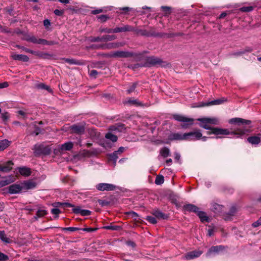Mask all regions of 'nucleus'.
<instances>
[{
	"instance_id": "f257e3e1",
	"label": "nucleus",
	"mask_w": 261,
	"mask_h": 261,
	"mask_svg": "<svg viewBox=\"0 0 261 261\" xmlns=\"http://www.w3.org/2000/svg\"><path fill=\"white\" fill-rule=\"evenodd\" d=\"M197 120L200 122L199 125L200 127L209 130L207 132L208 135L214 134L217 136H226L229 135L230 133L227 129L212 127L210 126L211 124L218 125L219 124V120L217 118L204 117L199 118ZM217 138H221V137L218 136Z\"/></svg>"
},
{
	"instance_id": "f03ea898",
	"label": "nucleus",
	"mask_w": 261,
	"mask_h": 261,
	"mask_svg": "<svg viewBox=\"0 0 261 261\" xmlns=\"http://www.w3.org/2000/svg\"><path fill=\"white\" fill-rule=\"evenodd\" d=\"M229 123L234 125L232 131H229V135H234L237 138H241L249 132V128L246 125H249L251 121L240 118H233L229 120Z\"/></svg>"
},
{
	"instance_id": "7ed1b4c3",
	"label": "nucleus",
	"mask_w": 261,
	"mask_h": 261,
	"mask_svg": "<svg viewBox=\"0 0 261 261\" xmlns=\"http://www.w3.org/2000/svg\"><path fill=\"white\" fill-rule=\"evenodd\" d=\"M185 137H186V140L189 141L197 140L201 138L202 141H205L207 138L206 137H202V134L199 130L185 133Z\"/></svg>"
},
{
	"instance_id": "20e7f679",
	"label": "nucleus",
	"mask_w": 261,
	"mask_h": 261,
	"mask_svg": "<svg viewBox=\"0 0 261 261\" xmlns=\"http://www.w3.org/2000/svg\"><path fill=\"white\" fill-rule=\"evenodd\" d=\"M33 150L34 153L36 155L49 154L51 152V147L49 145L37 144L34 146Z\"/></svg>"
},
{
	"instance_id": "39448f33",
	"label": "nucleus",
	"mask_w": 261,
	"mask_h": 261,
	"mask_svg": "<svg viewBox=\"0 0 261 261\" xmlns=\"http://www.w3.org/2000/svg\"><path fill=\"white\" fill-rule=\"evenodd\" d=\"M173 118L178 121L182 122L183 124L181 125V127L184 128H187L189 126L192 125L194 121L193 119L188 118L180 115H174Z\"/></svg>"
},
{
	"instance_id": "423d86ee",
	"label": "nucleus",
	"mask_w": 261,
	"mask_h": 261,
	"mask_svg": "<svg viewBox=\"0 0 261 261\" xmlns=\"http://www.w3.org/2000/svg\"><path fill=\"white\" fill-rule=\"evenodd\" d=\"M146 62L143 65V66H152L157 65H160L162 61L159 58L153 56L148 57L146 58Z\"/></svg>"
},
{
	"instance_id": "0eeeda50",
	"label": "nucleus",
	"mask_w": 261,
	"mask_h": 261,
	"mask_svg": "<svg viewBox=\"0 0 261 261\" xmlns=\"http://www.w3.org/2000/svg\"><path fill=\"white\" fill-rule=\"evenodd\" d=\"M96 189L100 191H113L116 189V186L107 183H100L96 186Z\"/></svg>"
},
{
	"instance_id": "6e6552de",
	"label": "nucleus",
	"mask_w": 261,
	"mask_h": 261,
	"mask_svg": "<svg viewBox=\"0 0 261 261\" xmlns=\"http://www.w3.org/2000/svg\"><path fill=\"white\" fill-rule=\"evenodd\" d=\"M73 146V144L71 142L65 143L64 144L59 145L58 147L55 149L54 152L57 153L58 152H61L62 151L70 150Z\"/></svg>"
},
{
	"instance_id": "1a4fd4ad",
	"label": "nucleus",
	"mask_w": 261,
	"mask_h": 261,
	"mask_svg": "<svg viewBox=\"0 0 261 261\" xmlns=\"http://www.w3.org/2000/svg\"><path fill=\"white\" fill-rule=\"evenodd\" d=\"M202 253V251L200 250H194L188 252L184 256V258L186 260H191L198 257Z\"/></svg>"
},
{
	"instance_id": "9d476101",
	"label": "nucleus",
	"mask_w": 261,
	"mask_h": 261,
	"mask_svg": "<svg viewBox=\"0 0 261 261\" xmlns=\"http://www.w3.org/2000/svg\"><path fill=\"white\" fill-rule=\"evenodd\" d=\"M9 193L11 194L19 193L23 191L21 184H13L9 187Z\"/></svg>"
},
{
	"instance_id": "9b49d317",
	"label": "nucleus",
	"mask_w": 261,
	"mask_h": 261,
	"mask_svg": "<svg viewBox=\"0 0 261 261\" xmlns=\"http://www.w3.org/2000/svg\"><path fill=\"white\" fill-rule=\"evenodd\" d=\"M21 184L22 185L23 191L34 189L37 185L36 182L33 180L25 181Z\"/></svg>"
},
{
	"instance_id": "f8f14e48",
	"label": "nucleus",
	"mask_w": 261,
	"mask_h": 261,
	"mask_svg": "<svg viewBox=\"0 0 261 261\" xmlns=\"http://www.w3.org/2000/svg\"><path fill=\"white\" fill-rule=\"evenodd\" d=\"M133 56V53L125 51H116L111 55V57L117 58H128Z\"/></svg>"
},
{
	"instance_id": "ddd939ff",
	"label": "nucleus",
	"mask_w": 261,
	"mask_h": 261,
	"mask_svg": "<svg viewBox=\"0 0 261 261\" xmlns=\"http://www.w3.org/2000/svg\"><path fill=\"white\" fill-rule=\"evenodd\" d=\"M71 129L72 132L78 134H82L84 133L85 131V127L84 125L80 124L73 125L71 126Z\"/></svg>"
},
{
	"instance_id": "4468645a",
	"label": "nucleus",
	"mask_w": 261,
	"mask_h": 261,
	"mask_svg": "<svg viewBox=\"0 0 261 261\" xmlns=\"http://www.w3.org/2000/svg\"><path fill=\"white\" fill-rule=\"evenodd\" d=\"M13 165V163L11 161L6 162L4 165L0 164V171L3 172H9L12 169Z\"/></svg>"
},
{
	"instance_id": "2eb2a0df",
	"label": "nucleus",
	"mask_w": 261,
	"mask_h": 261,
	"mask_svg": "<svg viewBox=\"0 0 261 261\" xmlns=\"http://www.w3.org/2000/svg\"><path fill=\"white\" fill-rule=\"evenodd\" d=\"M0 239L5 244H11L13 240L7 237L4 231H0Z\"/></svg>"
},
{
	"instance_id": "dca6fc26",
	"label": "nucleus",
	"mask_w": 261,
	"mask_h": 261,
	"mask_svg": "<svg viewBox=\"0 0 261 261\" xmlns=\"http://www.w3.org/2000/svg\"><path fill=\"white\" fill-rule=\"evenodd\" d=\"M12 57L15 60L22 61L23 62H28L29 59L27 56L24 55L13 54Z\"/></svg>"
},
{
	"instance_id": "f3484780",
	"label": "nucleus",
	"mask_w": 261,
	"mask_h": 261,
	"mask_svg": "<svg viewBox=\"0 0 261 261\" xmlns=\"http://www.w3.org/2000/svg\"><path fill=\"white\" fill-rule=\"evenodd\" d=\"M18 169L20 174L22 176H28L31 173V169L26 167H20Z\"/></svg>"
},
{
	"instance_id": "a211bd4d",
	"label": "nucleus",
	"mask_w": 261,
	"mask_h": 261,
	"mask_svg": "<svg viewBox=\"0 0 261 261\" xmlns=\"http://www.w3.org/2000/svg\"><path fill=\"white\" fill-rule=\"evenodd\" d=\"M184 209L188 212H193L194 213H197L199 210V208L192 204H186L184 206Z\"/></svg>"
},
{
	"instance_id": "6ab92c4d",
	"label": "nucleus",
	"mask_w": 261,
	"mask_h": 261,
	"mask_svg": "<svg viewBox=\"0 0 261 261\" xmlns=\"http://www.w3.org/2000/svg\"><path fill=\"white\" fill-rule=\"evenodd\" d=\"M260 138L257 135L251 136L247 138V141L252 145H257L260 143Z\"/></svg>"
},
{
	"instance_id": "aec40b11",
	"label": "nucleus",
	"mask_w": 261,
	"mask_h": 261,
	"mask_svg": "<svg viewBox=\"0 0 261 261\" xmlns=\"http://www.w3.org/2000/svg\"><path fill=\"white\" fill-rule=\"evenodd\" d=\"M185 138H186V137H185V134L174 133L170 136V139L171 140H186Z\"/></svg>"
},
{
	"instance_id": "412c9836",
	"label": "nucleus",
	"mask_w": 261,
	"mask_h": 261,
	"mask_svg": "<svg viewBox=\"0 0 261 261\" xmlns=\"http://www.w3.org/2000/svg\"><path fill=\"white\" fill-rule=\"evenodd\" d=\"M197 215L198 216L199 218H200L201 222H209L210 219L209 218L206 216L205 213L199 211V210L196 213Z\"/></svg>"
},
{
	"instance_id": "4be33fe9",
	"label": "nucleus",
	"mask_w": 261,
	"mask_h": 261,
	"mask_svg": "<svg viewBox=\"0 0 261 261\" xmlns=\"http://www.w3.org/2000/svg\"><path fill=\"white\" fill-rule=\"evenodd\" d=\"M14 181V179L12 177L9 176L5 179L0 180V188L4 187L6 185Z\"/></svg>"
},
{
	"instance_id": "5701e85b",
	"label": "nucleus",
	"mask_w": 261,
	"mask_h": 261,
	"mask_svg": "<svg viewBox=\"0 0 261 261\" xmlns=\"http://www.w3.org/2000/svg\"><path fill=\"white\" fill-rule=\"evenodd\" d=\"M117 46H118L116 44L110 43V44H107V45H100L99 46H93L92 47H93L94 48L110 49V48L116 47Z\"/></svg>"
},
{
	"instance_id": "b1692460",
	"label": "nucleus",
	"mask_w": 261,
	"mask_h": 261,
	"mask_svg": "<svg viewBox=\"0 0 261 261\" xmlns=\"http://www.w3.org/2000/svg\"><path fill=\"white\" fill-rule=\"evenodd\" d=\"M222 246H213L209 249L208 252L207 253V255H210L212 253H217L220 251L222 250Z\"/></svg>"
},
{
	"instance_id": "393cba45",
	"label": "nucleus",
	"mask_w": 261,
	"mask_h": 261,
	"mask_svg": "<svg viewBox=\"0 0 261 261\" xmlns=\"http://www.w3.org/2000/svg\"><path fill=\"white\" fill-rule=\"evenodd\" d=\"M227 99L223 98L221 99H218L214 100H212L210 102H209L208 103L205 105V106H210V105H218L222 104L225 101H226Z\"/></svg>"
},
{
	"instance_id": "a878e982",
	"label": "nucleus",
	"mask_w": 261,
	"mask_h": 261,
	"mask_svg": "<svg viewBox=\"0 0 261 261\" xmlns=\"http://www.w3.org/2000/svg\"><path fill=\"white\" fill-rule=\"evenodd\" d=\"M47 214V211L44 208H39L36 213V216L34 217L35 219H37L39 218L43 217Z\"/></svg>"
},
{
	"instance_id": "bb28decb",
	"label": "nucleus",
	"mask_w": 261,
	"mask_h": 261,
	"mask_svg": "<svg viewBox=\"0 0 261 261\" xmlns=\"http://www.w3.org/2000/svg\"><path fill=\"white\" fill-rule=\"evenodd\" d=\"M223 206L217 203H214L212 205V210L215 213H219L222 211Z\"/></svg>"
},
{
	"instance_id": "cd10ccee",
	"label": "nucleus",
	"mask_w": 261,
	"mask_h": 261,
	"mask_svg": "<svg viewBox=\"0 0 261 261\" xmlns=\"http://www.w3.org/2000/svg\"><path fill=\"white\" fill-rule=\"evenodd\" d=\"M10 142L8 140L0 141V151L4 150L10 145Z\"/></svg>"
},
{
	"instance_id": "c85d7f7f",
	"label": "nucleus",
	"mask_w": 261,
	"mask_h": 261,
	"mask_svg": "<svg viewBox=\"0 0 261 261\" xmlns=\"http://www.w3.org/2000/svg\"><path fill=\"white\" fill-rule=\"evenodd\" d=\"M105 137L107 139L111 140L113 142H115L118 140V138H117V136L112 134L110 132H109L107 134H106Z\"/></svg>"
},
{
	"instance_id": "c756f323",
	"label": "nucleus",
	"mask_w": 261,
	"mask_h": 261,
	"mask_svg": "<svg viewBox=\"0 0 261 261\" xmlns=\"http://www.w3.org/2000/svg\"><path fill=\"white\" fill-rule=\"evenodd\" d=\"M152 214L155 217H156L158 218L163 219L167 218V216H165V214H164L163 213H162L161 212H160L159 211H154Z\"/></svg>"
},
{
	"instance_id": "7c9ffc66",
	"label": "nucleus",
	"mask_w": 261,
	"mask_h": 261,
	"mask_svg": "<svg viewBox=\"0 0 261 261\" xmlns=\"http://www.w3.org/2000/svg\"><path fill=\"white\" fill-rule=\"evenodd\" d=\"M160 153L164 158H166L170 154V150L167 147H164L160 150Z\"/></svg>"
},
{
	"instance_id": "2f4dec72",
	"label": "nucleus",
	"mask_w": 261,
	"mask_h": 261,
	"mask_svg": "<svg viewBox=\"0 0 261 261\" xmlns=\"http://www.w3.org/2000/svg\"><path fill=\"white\" fill-rule=\"evenodd\" d=\"M116 37L115 35H105L102 37V41H111L115 39Z\"/></svg>"
},
{
	"instance_id": "473e14b6",
	"label": "nucleus",
	"mask_w": 261,
	"mask_h": 261,
	"mask_svg": "<svg viewBox=\"0 0 261 261\" xmlns=\"http://www.w3.org/2000/svg\"><path fill=\"white\" fill-rule=\"evenodd\" d=\"M39 58L45 59L49 56V55L46 53H43L40 51H36L35 55Z\"/></svg>"
},
{
	"instance_id": "72a5a7b5",
	"label": "nucleus",
	"mask_w": 261,
	"mask_h": 261,
	"mask_svg": "<svg viewBox=\"0 0 261 261\" xmlns=\"http://www.w3.org/2000/svg\"><path fill=\"white\" fill-rule=\"evenodd\" d=\"M38 44L50 45L54 44V43L52 41L49 42L45 39H39Z\"/></svg>"
},
{
	"instance_id": "f704fd0d",
	"label": "nucleus",
	"mask_w": 261,
	"mask_h": 261,
	"mask_svg": "<svg viewBox=\"0 0 261 261\" xmlns=\"http://www.w3.org/2000/svg\"><path fill=\"white\" fill-rule=\"evenodd\" d=\"M55 206H63L64 207H74V205L71 203H66V202H65V203H61V202H58L57 203H55Z\"/></svg>"
},
{
	"instance_id": "c9c22d12",
	"label": "nucleus",
	"mask_w": 261,
	"mask_h": 261,
	"mask_svg": "<svg viewBox=\"0 0 261 261\" xmlns=\"http://www.w3.org/2000/svg\"><path fill=\"white\" fill-rule=\"evenodd\" d=\"M137 84H138L137 83H133L132 85L130 86V87L126 90L127 93L130 94L134 92Z\"/></svg>"
},
{
	"instance_id": "e433bc0d",
	"label": "nucleus",
	"mask_w": 261,
	"mask_h": 261,
	"mask_svg": "<svg viewBox=\"0 0 261 261\" xmlns=\"http://www.w3.org/2000/svg\"><path fill=\"white\" fill-rule=\"evenodd\" d=\"M66 62L70 64H80V62L79 61L75 60L73 59H65Z\"/></svg>"
},
{
	"instance_id": "4c0bfd02",
	"label": "nucleus",
	"mask_w": 261,
	"mask_h": 261,
	"mask_svg": "<svg viewBox=\"0 0 261 261\" xmlns=\"http://www.w3.org/2000/svg\"><path fill=\"white\" fill-rule=\"evenodd\" d=\"M164 178L163 176H158L156 177L155 183L156 185H161L164 182Z\"/></svg>"
},
{
	"instance_id": "58836bf2",
	"label": "nucleus",
	"mask_w": 261,
	"mask_h": 261,
	"mask_svg": "<svg viewBox=\"0 0 261 261\" xmlns=\"http://www.w3.org/2000/svg\"><path fill=\"white\" fill-rule=\"evenodd\" d=\"M38 39L36 37L34 36H30L27 39V40L32 42L33 43L38 44Z\"/></svg>"
},
{
	"instance_id": "ea45409f",
	"label": "nucleus",
	"mask_w": 261,
	"mask_h": 261,
	"mask_svg": "<svg viewBox=\"0 0 261 261\" xmlns=\"http://www.w3.org/2000/svg\"><path fill=\"white\" fill-rule=\"evenodd\" d=\"M37 87L39 89H45V90H47L48 91H49L50 92L51 91V90L49 88V87H48V86L44 84H39L37 85Z\"/></svg>"
},
{
	"instance_id": "a19ab883",
	"label": "nucleus",
	"mask_w": 261,
	"mask_h": 261,
	"mask_svg": "<svg viewBox=\"0 0 261 261\" xmlns=\"http://www.w3.org/2000/svg\"><path fill=\"white\" fill-rule=\"evenodd\" d=\"M253 7L252 6L243 7L240 8V11L242 12H250L252 11Z\"/></svg>"
},
{
	"instance_id": "79ce46f5",
	"label": "nucleus",
	"mask_w": 261,
	"mask_h": 261,
	"mask_svg": "<svg viewBox=\"0 0 261 261\" xmlns=\"http://www.w3.org/2000/svg\"><path fill=\"white\" fill-rule=\"evenodd\" d=\"M146 220L152 224H155L157 222L155 218L152 216H147Z\"/></svg>"
},
{
	"instance_id": "37998d69",
	"label": "nucleus",
	"mask_w": 261,
	"mask_h": 261,
	"mask_svg": "<svg viewBox=\"0 0 261 261\" xmlns=\"http://www.w3.org/2000/svg\"><path fill=\"white\" fill-rule=\"evenodd\" d=\"M10 117V115L8 112H5L2 114V118L4 121H7Z\"/></svg>"
},
{
	"instance_id": "c03bdc74",
	"label": "nucleus",
	"mask_w": 261,
	"mask_h": 261,
	"mask_svg": "<svg viewBox=\"0 0 261 261\" xmlns=\"http://www.w3.org/2000/svg\"><path fill=\"white\" fill-rule=\"evenodd\" d=\"M91 212L88 210H82L81 211V215L83 216H87L90 215Z\"/></svg>"
},
{
	"instance_id": "a18cd8bd",
	"label": "nucleus",
	"mask_w": 261,
	"mask_h": 261,
	"mask_svg": "<svg viewBox=\"0 0 261 261\" xmlns=\"http://www.w3.org/2000/svg\"><path fill=\"white\" fill-rule=\"evenodd\" d=\"M106 229L109 230H117L119 228V226L116 225H108L104 227Z\"/></svg>"
},
{
	"instance_id": "49530a36",
	"label": "nucleus",
	"mask_w": 261,
	"mask_h": 261,
	"mask_svg": "<svg viewBox=\"0 0 261 261\" xmlns=\"http://www.w3.org/2000/svg\"><path fill=\"white\" fill-rule=\"evenodd\" d=\"M122 29L123 32H130L133 30V29L132 27L126 25L124 27H122Z\"/></svg>"
},
{
	"instance_id": "de8ad7c7",
	"label": "nucleus",
	"mask_w": 261,
	"mask_h": 261,
	"mask_svg": "<svg viewBox=\"0 0 261 261\" xmlns=\"http://www.w3.org/2000/svg\"><path fill=\"white\" fill-rule=\"evenodd\" d=\"M90 41L91 42H99V41H102V37H91L90 39Z\"/></svg>"
},
{
	"instance_id": "09e8293b",
	"label": "nucleus",
	"mask_w": 261,
	"mask_h": 261,
	"mask_svg": "<svg viewBox=\"0 0 261 261\" xmlns=\"http://www.w3.org/2000/svg\"><path fill=\"white\" fill-rule=\"evenodd\" d=\"M118 154H115L114 155V152L110 154V159L113 160L115 163H116V160H117V159L118 158Z\"/></svg>"
},
{
	"instance_id": "8fccbe9b",
	"label": "nucleus",
	"mask_w": 261,
	"mask_h": 261,
	"mask_svg": "<svg viewBox=\"0 0 261 261\" xmlns=\"http://www.w3.org/2000/svg\"><path fill=\"white\" fill-rule=\"evenodd\" d=\"M82 210V209L79 206H77L76 207H73L72 211H73V212L76 214H81V211Z\"/></svg>"
},
{
	"instance_id": "3c124183",
	"label": "nucleus",
	"mask_w": 261,
	"mask_h": 261,
	"mask_svg": "<svg viewBox=\"0 0 261 261\" xmlns=\"http://www.w3.org/2000/svg\"><path fill=\"white\" fill-rule=\"evenodd\" d=\"M8 259V257L7 255H5L3 253H0V260L1 261H6Z\"/></svg>"
},
{
	"instance_id": "603ef678",
	"label": "nucleus",
	"mask_w": 261,
	"mask_h": 261,
	"mask_svg": "<svg viewBox=\"0 0 261 261\" xmlns=\"http://www.w3.org/2000/svg\"><path fill=\"white\" fill-rule=\"evenodd\" d=\"M124 150H125V148L124 147H120L119 148L118 150L114 151V155L115 154H120L122 152H123L124 151Z\"/></svg>"
},
{
	"instance_id": "864d4df0",
	"label": "nucleus",
	"mask_w": 261,
	"mask_h": 261,
	"mask_svg": "<svg viewBox=\"0 0 261 261\" xmlns=\"http://www.w3.org/2000/svg\"><path fill=\"white\" fill-rule=\"evenodd\" d=\"M97 73H98V72L96 70L93 69L90 71L89 74L91 77L95 78V77H96Z\"/></svg>"
},
{
	"instance_id": "5fc2aeb1",
	"label": "nucleus",
	"mask_w": 261,
	"mask_h": 261,
	"mask_svg": "<svg viewBox=\"0 0 261 261\" xmlns=\"http://www.w3.org/2000/svg\"><path fill=\"white\" fill-rule=\"evenodd\" d=\"M43 25L46 29H48L50 25V22L48 19H45L43 21Z\"/></svg>"
},
{
	"instance_id": "6e6d98bb",
	"label": "nucleus",
	"mask_w": 261,
	"mask_h": 261,
	"mask_svg": "<svg viewBox=\"0 0 261 261\" xmlns=\"http://www.w3.org/2000/svg\"><path fill=\"white\" fill-rule=\"evenodd\" d=\"M61 211L58 208H53L51 211V213L54 214L58 216V215L60 213Z\"/></svg>"
},
{
	"instance_id": "4d7b16f0",
	"label": "nucleus",
	"mask_w": 261,
	"mask_h": 261,
	"mask_svg": "<svg viewBox=\"0 0 261 261\" xmlns=\"http://www.w3.org/2000/svg\"><path fill=\"white\" fill-rule=\"evenodd\" d=\"M54 13L56 15H58V16H61L64 13V11L63 10H58V9H56L55 11H54Z\"/></svg>"
},
{
	"instance_id": "13d9d810",
	"label": "nucleus",
	"mask_w": 261,
	"mask_h": 261,
	"mask_svg": "<svg viewBox=\"0 0 261 261\" xmlns=\"http://www.w3.org/2000/svg\"><path fill=\"white\" fill-rule=\"evenodd\" d=\"M23 49L26 53H30L31 54L35 55L36 51H34V50H31L30 49H29V48H25V47L23 48Z\"/></svg>"
},
{
	"instance_id": "bf43d9fd",
	"label": "nucleus",
	"mask_w": 261,
	"mask_h": 261,
	"mask_svg": "<svg viewBox=\"0 0 261 261\" xmlns=\"http://www.w3.org/2000/svg\"><path fill=\"white\" fill-rule=\"evenodd\" d=\"M65 230H69L71 231H74L76 230H80V229L77 227H66L64 228Z\"/></svg>"
},
{
	"instance_id": "052dcab7",
	"label": "nucleus",
	"mask_w": 261,
	"mask_h": 261,
	"mask_svg": "<svg viewBox=\"0 0 261 261\" xmlns=\"http://www.w3.org/2000/svg\"><path fill=\"white\" fill-rule=\"evenodd\" d=\"M122 32H123L122 27H117L113 29V33H119Z\"/></svg>"
},
{
	"instance_id": "680f3d73",
	"label": "nucleus",
	"mask_w": 261,
	"mask_h": 261,
	"mask_svg": "<svg viewBox=\"0 0 261 261\" xmlns=\"http://www.w3.org/2000/svg\"><path fill=\"white\" fill-rule=\"evenodd\" d=\"M8 86H9V84L8 82H5L3 83H1L0 84V89L7 88V87H8Z\"/></svg>"
},
{
	"instance_id": "e2e57ef3",
	"label": "nucleus",
	"mask_w": 261,
	"mask_h": 261,
	"mask_svg": "<svg viewBox=\"0 0 261 261\" xmlns=\"http://www.w3.org/2000/svg\"><path fill=\"white\" fill-rule=\"evenodd\" d=\"M101 32H104L108 33H113V29H104L101 30Z\"/></svg>"
},
{
	"instance_id": "0e129e2a",
	"label": "nucleus",
	"mask_w": 261,
	"mask_h": 261,
	"mask_svg": "<svg viewBox=\"0 0 261 261\" xmlns=\"http://www.w3.org/2000/svg\"><path fill=\"white\" fill-rule=\"evenodd\" d=\"M174 156H175V160L177 162H180V154L177 153V152H175V154H174Z\"/></svg>"
},
{
	"instance_id": "69168bd1",
	"label": "nucleus",
	"mask_w": 261,
	"mask_h": 261,
	"mask_svg": "<svg viewBox=\"0 0 261 261\" xmlns=\"http://www.w3.org/2000/svg\"><path fill=\"white\" fill-rule=\"evenodd\" d=\"M127 102L129 104L132 105H138L139 102L137 101V99H133V100H128Z\"/></svg>"
},
{
	"instance_id": "338daca9",
	"label": "nucleus",
	"mask_w": 261,
	"mask_h": 261,
	"mask_svg": "<svg viewBox=\"0 0 261 261\" xmlns=\"http://www.w3.org/2000/svg\"><path fill=\"white\" fill-rule=\"evenodd\" d=\"M107 16L105 15H100L98 17V18L102 21H105L107 20Z\"/></svg>"
},
{
	"instance_id": "774afa93",
	"label": "nucleus",
	"mask_w": 261,
	"mask_h": 261,
	"mask_svg": "<svg viewBox=\"0 0 261 261\" xmlns=\"http://www.w3.org/2000/svg\"><path fill=\"white\" fill-rule=\"evenodd\" d=\"M102 12V10L101 9H99L97 10H93L92 11V13L93 14H97L100 13Z\"/></svg>"
}]
</instances>
